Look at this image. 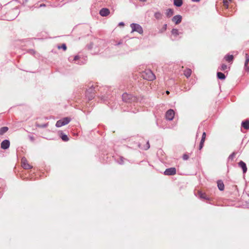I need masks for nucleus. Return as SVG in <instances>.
Listing matches in <instances>:
<instances>
[{
	"label": "nucleus",
	"instance_id": "15",
	"mask_svg": "<svg viewBox=\"0 0 249 249\" xmlns=\"http://www.w3.org/2000/svg\"><path fill=\"white\" fill-rule=\"evenodd\" d=\"M192 70L190 69H186L184 71V75L188 78L192 74Z\"/></svg>",
	"mask_w": 249,
	"mask_h": 249
},
{
	"label": "nucleus",
	"instance_id": "12",
	"mask_svg": "<svg viewBox=\"0 0 249 249\" xmlns=\"http://www.w3.org/2000/svg\"><path fill=\"white\" fill-rule=\"evenodd\" d=\"M110 11L107 8H102L100 11V14L103 17L107 16L108 15Z\"/></svg>",
	"mask_w": 249,
	"mask_h": 249
},
{
	"label": "nucleus",
	"instance_id": "19",
	"mask_svg": "<svg viewBox=\"0 0 249 249\" xmlns=\"http://www.w3.org/2000/svg\"><path fill=\"white\" fill-rule=\"evenodd\" d=\"M8 130V128L6 126H4L0 128V135H3Z\"/></svg>",
	"mask_w": 249,
	"mask_h": 249
},
{
	"label": "nucleus",
	"instance_id": "25",
	"mask_svg": "<svg viewBox=\"0 0 249 249\" xmlns=\"http://www.w3.org/2000/svg\"><path fill=\"white\" fill-rule=\"evenodd\" d=\"M154 16L157 19H160L162 17V14L160 12H156L155 13Z\"/></svg>",
	"mask_w": 249,
	"mask_h": 249
},
{
	"label": "nucleus",
	"instance_id": "42",
	"mask_svg": "<svg viewBox=\"0 0 249 249\" xmlns=\"http://www.w3.org/2000/svg\"><path fill=\"white\" fill-rule=\"evenodd\" d=\"M225 72L227 73V74H228V71H226V72Z\"/></svg>",
	"mask_w": 249,
	"mask_h": 249
},
{
	"label": "nucleus",
	"instance_id": "23",
	"mask_svg": "<svg viewBox=\"0 0 249 249\" xmlns=\"http://www.w3.org/2000/svg\"><path fill=\"white\" fill-rule=\"evenodd\" d=\"M224 189V184L222 181L219 180V190L220 191H223Z\"/></svg>",
	"mask_w": 249,
	"mask_h": 249
},
{
	"label": "nucleus",
	"instance_id": "41",
	"mask_svg": "<svg viewBox=\"0 0 249 249\" xmlns=\"http://www.w3.org/2000/svg\"><path fill=\"white\" fill-rule=\"evenodd\" d=\"M216 74H217V76H218V72H217Z\"/></svg>",
	"mask_w": 249,
	"mask_h": 249
},
{
	"label": "nucleus",
	"instance_id": "10",
	"mask_svg": "<svg viewBox=\"0 0 249 249\" xmlns=\"http://www.w3.org/2000/svg\"><path fill=\"white\" fill-rule=\"evenodd\" d=\"M182 17L180 15H176L174 16L172 18V21L174 22L176 24L180 23L181 21Z\"/></svg>",
	"mask_w": 249,
	"mask_h": 249
},
{
	"label": "nucleus",
	"instance_id": "21",
	"mask_svg": "<svg viewBox=\"0 0 249 249\" xmlns=\"http://www.w3.org/2000/svg\"><path fill=\"white\" fill-rule=\"evenodd\" d=\"M230 1H231V0H223V6L225 8H228V6H229V4Z\"/></svg>",
	"mask_w": 249,
	"mask_h": 249
},
{
	"label": "nucleus",
	"instance_id": "14",
	"mask_svg": "<svg viewBox=\"0 0 249 249\" xmlns=\"http://www.w3.org/2000/svg\"><path fill=\"white\" fill-rule=\"evenodd\" d=\"M234 57L233 55H227L224 57V59L226 61L232 63Z\"/></svg>",
	"mask_w": 249,
	"mask_h": 249
},
{
	"label": "nucleus",
	"instance_id": "31",
	"mask_svg": "<svg viewBox=\"0 0 249 249\" xmlns=\"http://www.w3.org/2000/svg\"><path fill=\"white\" fill-rule=\"evenodd\" d=\"M149 147H150V144H149V142H146V145L145 146H144L143 147V148L144 150H147L149 148Z\"/></svg>",
	"mask_w": 249,
	"mask_h": 249
},
{
	"label": "nucleus",
	"instance_id": "28",
	"mask_svg": "<svg viewBox=\"0 0 249 249\" xmlns=\"http://www.w3.org/2000/svg\"><path fill=\"white\" fill-rule=\"evenodd\" d=\"M61 138L62 140L65 142H67L69 140L68 137L66 135L64 134H62V136H61Z\"/></svg>",
	"mask_w": 249,
	"mask_h": 249
},
{
	"label": "nucleus",
	"instance_id": "3",
	"mask_svg": "<svg viewBox=\"0 0 249 249\" xmlns=\"http://www.w3.org/2000/svg\"><path fill=\"white\" fill-rule=\"evenodd\" d=\"M70 121V119L69 118H65L62 120L57 121L55 125L56 127H59L68 124Z\"/></svg>",
	"mask_w": 249,
	"mask_h": 249
},
{
	"label": "nucleus",
	"instance_id": "24",
	"mask_svg": "<svg viewBox=\"0 0 249 249\" xmlns=\"http://www.w3.org/2000/svg\"><path fill=\"white\" fill-rule=\"evenodd\" d=\"M172 34L176 36L178 35H179V33L178 29H173L171 31Z\"/></svg>",
	"mask_w": 249,
	"mask_h": 249
},
{
	"label": "nucleus",
	"instance_id": "5",
	"mask_svg": "<svg viewBox=\"0 0 249 249\" xmlns=\"http://www.w3.org/2000/svg\"><path fill=\"white\" fill-rule=\"evenodd\" d=\"M175 116V112L173 109H169L167 110L165 114V118L167 120L171 121Z\"/></svg>",
	"mask_w": 249,
	"mask_h": 249
},
{
	"label": "nucleus",
	"instance_id": "35",
	"mask_svg": "<svg viewBox=\"0 0 249 249\" xmlns=\"http://www.w3.org/2000/svg\"><path fill=\"white\" fill-rule=\"evenodd\" d=\"M245 70L247 71H249V68H245Z\"/></svg>",
	"mask_w": 249,
	"mask_h": 249
},
{
	"label": "nucleus",
	"instance_id": "6",
	"mask_svg": "<svg viewBox=\"0 0 249 249\" xmlns=\"http://www.w3.org/2000/svg\"><path fill=\"white\" fill-rule=\"evenodd\" d=\"M21 165L25 169H30L32 168L33 166L30 165L26 158H23L21 159Z\"/></svg>",
	"mask_w": 249,
	"mask_h": 249
},
{
	"label": "nucleus",
	"instance_id": "30",
	"mask_svg": "<svg viewBox=\"0 0 249 249\" xmlns=\"http://www.w3.org/2000/svg\"><path fill=\"white\" fill-rule=\"evenodd\" d=\"M58 48L59 49H63L64 51H66V49H67V46H66V44H63L61 45V46H58Z\"/></svg>",
	"mask_w": 249,
	"mask_h": 249
},
{
	"label": "nucleus",
	"instance_id": "36",
	"mask_svg": "<svg viewBox=\"0 0 249 249\" xmlns=\"http://www.w3.org/2000/svg\"><path fill=\"white\" fill-rule=\"evenodd\" d=\"M119 24H120V25H124V23H123V22L120 23Z\"/></svg>",
	"mask_w": 249,
	"mask_h": 249
},
{
	"label": "nucleus",
	"instance_id": "34",
	"mask_svg": "<svg viewBox=\"0 0 249 249\" xmlns=\"http://www.w3.org/2000/svg\"><path fill=\"white\" fill-rule=\"evenodd\" d=\"M192 0L193 1H196V2H198L200 1V0Z\"/></svg>",
	"mask_w": 249,
	"mask_h": 249
},
{
	"label": "nucleus",
	"instance_id": "9",
	"mask_svg": "<svg viewBox=\"0 0 249 249\" xmlns=\"http://www.w3.org/2000/svg\"><path fill=\"white\" fill-rule=\"evenodd\" d=\"M10 146V142L8 140H5L1 143V148L3 149H6Z\"/></svg>",
	"mask_w": 249,
	"mask_h": 249
},
{
	"label": "nucleus",
	"instance_id": "1",
	"mask_svg": "<svg viewBox=\"0 0 249 249\" xmlns=\"http://www.w3.org/2000/svg\"><path fill=\"white\" fill-rule=\"evenodd\" d=\"M142 77L148 81H153L156 79L155 75L150 70H146L142 72Z\"/></svg>",
	"mask_w": 249,
	"mask_h": 249
},
{
	"label": "nucleus",
	"instance_id": "7",
	"mask_svg": "<svg viewBox=\"0 0 249 249\" xmlns=\"http://www.w3.org/2000/svg\"><path fill=\"white\" fill-rule=\"evenodd\" d=\"M176 173L177 171L176 168L171 167L166 169L164 172V174L166 176H172L176 175Z\"/></svg>",
	"mask_w": 249,
	"mask_h": 249
},
{
	"label": "nucleus",
	"instance_id": "20",
	"mask_svg": "<svg viewBox=\"0 0 249 249\" xmlns=\"http://www.w3.org/2000/svg\"><path fill=\"white\" fill-rule=\"evenodd\" d=\"M245 57H246V60L245 62V68H249L248 65L249 62V55L247 53H246Z\"/></svg>",
	"mask_w": 249,
	"mask_h": 249
},
{
	"label": "nucleus",
	"instance_id": "26",
	"mask_svg": "<svg viewBox=\"0 0 249 249\" xmlns=\"http://www.w3.org/2000/svg\"><path fill=\"white\" fill-rule=\"evenodd\" d=\"M198 196L202 198H206V196L205 193H203L201 192H198Z\"/></svg>",
	"mask_w": 249,
	"mask_h": 249
},
{
	"label": "nucleus",
	"instance_id": "4",
	"mask_svg": "<svg viewBox=\"0 0 249 249\" xmlns=\"http://www.w3.org/2000/svg\"><path fill=\"white\" fill-rule=\"evenodd\" d=\"M131 27L132 28V32H137L140 34H142L143 33L142 28L140 25L138 24H131Z\"/></svg>",
	"mask_w": 249,
	"mask_h": 249
},
{
	"label": "nucleus",
	"instance_id": "13",
	"mask_svg": "<svg viewBox=\"0 0 249 249\" xmlns=\"http://www.w3.org/2000/svg\"><path fill=\"white\" fill-rule=\"evenodd\" d=\"M206 134L205 132H203L202 136V138L200 142L199 146V150H201L204 145V143L205 141Z\"/></svg>",
	"mask_w": 249,
	"mask_h": 249
},
{
	"label": "nucleus",
	"instance_id": "40",
	"mask_svg": "<svg viewBox=\"0 0 249 249\" xmlns=\"http://www.w3.org/2000/svg\"><path fill=\"white\" fill-rule=\"evenodd\" d=\"M47 125H47V124H46L44 125H43V126H44V127H46V126H47Z\"/></svg>",
	"mask_w": 249,
	"mask_h": 249
},
{
	"label": "nucleus",
	"instance_id": "16",
	"mask_svg": "<svg viewBox=\"0 0 249 249\" xmlns=\"http://www.w3.org/2000/svg\"><path fill=\"white\" fill-rule=\"evenodd\" d=\"M242 126L245 129H249V120H246L242 122Z\"/></svg>",
	"mask_w": 249,
	"mask_h": 249
},
{
	"label": "nucleus",
	"instance_id": "27",
	"mask_svg": "<svg viewBox=\"0 0 249 249\" xmlns=\"http://www.w3.org/2000/svg\"><path fill=\"white\" fill-rule=\"evenodd\" d=\"M226 78V75L224 73L219 72V79L223 80Z\"/></svg>",
	"mask_w": 249,
	"mask_h": 249
},
{
	"label": "nucleus",
	"instance_id": "11",
	"mask_svg": "<svg viewBox=\"0 0 249 249\" xmlns=\"http://www.w3.org/2000/svg\"><path fill=\"white\" fill-rule=\"evenodd\" d=\"M238 166L241 168L243 170V173H246L247 171V167L246 166V164L243 162V161H240L238 163Z\"/></svg>",
	"mask_w": 249,
	"mask_h": 249
},
{
	"label": "nucleus",
	"instance_id": "32",
	"mask_svg": "<svg viewBox=\"0 0 249 249\" xmlns=\"http://www.w3.org/2000/svg\"><path fill=\"white\" fill-rule=\"evenodd\" d=\"M188 158H189V156L187 155H186V154L184 155L183 156V159L184 160H187L188 159Z\"/></svg>",
	"mask_w": 249,
	"mask_h": 249
},
{
	"label": "nucleus",
	"instance_id": "22",
	"mask_svg": "<svg viewBox=\"0 0 249 249\" xmlns=\"http://www.w3.org/2000/svg\"><path fill=\"white\" fill-rule=\"evenodd\" d=\"M230 70V66H228L227 65L224 64H222L221 65V71H225L226 70Z\"/></svg>",
	"mask_w": 249,
	"mask_h": 249
},
{
	"label": "nucleus",
	"instance_id": "2",
	"mask_svg": "<svg viewBox=\"0 0 249 249\" xmlns=\"http://www.w3.org/2000/svg\"><path fill=\"white\" fill-rule=\"evenodd\" d=\"M122 100L125 103H131L135 100V97L132 94L127 93H124L122 96Z\"/></svg>",
	"mask_w": 249,
	"mask_h": 249
},
{
	"label": "nucleus",
	"instance_id": "29",
	"mask_svg": "<svg viewBox=\"0 0 249 249\" xmlns=\"http://www.w3.org/2000/svg\"><path fill=\"white\" fill-rule=\"evenodd\" d=\"M166 29H167V24H164L163 26V27L161 28V29L160 30V32L163 33L166 31Z\"/></svg>",
	"mask_w": 249,
	"mask_h": 249
},
{
	"label": "nucleus",
	"instance_id": "17",
	"mask_svg": "<svg viewBox=\"0 0 249 249\" xmlns=\"http://www.w3.org/2000/svg\"><path fill=\"white\" fill-rule=\"evenodd\" d=\"M174 14L173 10L172 9H168L166 10V15L167 17L170 18L173 16Z\"/></svg>",
	"mask_w": 249,
	"mask_h": 249
},
{
	"label": "nucleus",
	"instance_id": "37",
	"mask_svg": "<svg viewBox=\"0 0 249 249\" xmlns=\"http://www.w3.org/2000/svg\"><path fill=\"white\" fill-rule=\"evenodd\" d=\"M166 93L167 94H169L170 92H169V91L168 90H167L166 91Z\"/></svg>",
	"mask_w": 249,
	"mask_h": 249
},
{
	"label": "nucleus",
	"instance_id": "39",
	"mask_svg": "<svg viewBox=\"0 0 249 249\" xmlns=\"http://www.w3.org/2000/svg\"><path fill=\"white\" fill-rule=\"evenodd\" d=\"M140 1H143V2H144V1H146V0H139Z\"/></svg>",
	"mask_w": 249,
	"mask_h": 249
},
{
	"label": "nucleus",
	"instance_id": "33",
	"mask_svg": "<svg viewBox=\"0 0 249 249\" xmlns=\"http://www.w3.org/2000/svg\"><path fill=\"white\" fill-rule=\"evenodd\" d=\"M79 59V57L78 55L75 56L74 58V60L76 61L77 60H78Z\"/></svg>",
	"mask_w": 249,
	"mask_h": 249
},
{
	"label": "nucleus",
	"instance_id": "38",
	"mask_svg": "<svg viewBox=\"0 0 249 249\" xmlns=\"http://www.w3.org/2000/svg\"><path fill=\"white\" fill-rule=\"evenodd\" d=\"M234 155V153H232V154L231 155V157H233Z\"/></svg>",
	"mask_w": 249,
	"mask_h": 249
},
{
	"label": "nucleus",
	"instance_id": "8",
	"mask_svg": "<svg viewBox=\"0 0 249 249\" xmlns=\"http://www.w3.org/2000/svg\"><path fill=\"white\" fill-rule=\"evenodd\" d=\"M86 95L89 101L91 100L94 98L95 95L94 90L90 89L89 91H87Z\"/></svg>",
	"mask_w": 249,
	"mask_h": 249
},
{
	"label": "nucleus",
	"instance_id": "18",
	"mask_svg": "<svg viewBox=\"0 0 249 249\" xmlns=\"http://www.w3.org/2000/svg\"><path fill=\"white\" fill-rule=\"evenodd\" d=\"M174 4L178 7H180L182 4V0H174Z\"/></svg>",
	"mask_w": 249,
	"mask_h": 249
}]
</instances>
